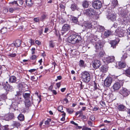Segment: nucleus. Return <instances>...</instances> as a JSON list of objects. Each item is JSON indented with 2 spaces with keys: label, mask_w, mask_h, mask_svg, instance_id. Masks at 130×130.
I'll return each mask as SVG.
<instances>
[{
  "label": "nucleus",
  "mask_w": 130,
  "mask_h": 130,
  "mask_svg": "<svg viewBox=\"0 0 130 130\" xmlns=\"http://www.w3.org/2000/svg\"><path fill=\"white\" fill-rule=\"evenodd\" d=\"M12 4H17V6H18V5L17 2V1H14L12 2L11 3Z\"/></svg>",
  "instance_id": "63"
},
{
  "label": "nucleus",
  "mask_w": 130,
  "mask_h": 130,
  "mask_svg": "<svg viewBox=\"0 0 130 130\" xmlns=\"http://www.w3.org/2000/svg\"><path fill=\"white\" fill-rule=\"evenodd\" d=\"M118 67L119 69L124 68L126 66L125 64L122 62H119L118 63Z\"/></svg>",
  "instance_id": "23"
},
{
  "label": "nucleus",
  "mask_w": 130,
  "mask_h": 130,
  "mask_svg": "<svg viewBox=\"0 0 130 130\" xmlns=\"http://www.w3.org/2000/svg\"><path fill=\"white\" fill-rule=\"evenodd\" d=\"M16 55V54L15 53L10 54L8 55V56L11 57H14Z\"/></svg>",
  "instance_id": "46"
},
{
  "label": "nucleus",
  "mask_w": 130,
  "mask_h": 130,
  "mask_svg": "<svg viewBox=\"0 0 130 130\" xmlns=\"http://www.w3.org/2000/svg\"><path fill=\"white\" fill-rule=\"evenodd\" d=\"M88 124L90 125V126H92V123L90 121H89L88 122Z\"/></svg>",
  "instance_id": "54"
},
{
  "label": "nucleus",
  "mask_w": 130,
  "mask_h": 130,
  "mask_svg": "<svg viewBox=\"0 0 130 130\" xmlns=\"http://www.w3.org/2000/svg\"><path fill=\"white\" fill-rule=\"evenodd\" d=\"M125 107L123 105H120L118 107V110L120 111H123L124 110Z\"/></svg>",
  "instance_id": "29"
},
{
  "label": "nucleus",
  "mask_w": 130,
  "mask_h": 130,
  "mask_svg": "<svg viewBox=\"0 0 130 130\" xmlns=\"http://www.w3.org/2000/svg\"><path fill=\"white\" fill-rule=\"evenodd\" d=\"M19 4L21 5H22L23 4V1L22 0H19Z\"/></svg>",
  "instance_id": "58"
},
{
  "label": "nucleus",
  "mask_w": 130,
  "mask_h": 130,
  "mask_svg": "<svg viewBox=\"0 0 130 130\" xmlns=\"http://www.w3.org/2000/svg\"><path fill=\"white\" fill-rule=\"evenodd\" d=\"M90 3V2H89L86 1H85L83 2V6L84 8H87Z\"/></svg>",
  "instance_id": "25"
},
{
  "label": "nucleus",
  "mask_w": 130,
  "mask_h": 130,
  "mask_svg": "<svg viewBox=\"0 0 130 130\" xmlns=\"http://www.w3.org/2000/svg\"><path fill=\"white\" fill-rule=\"evenodd\" d=\"M50 46L51 47H53L54 46V43L52 41H51L49 42Z\"/></svg>",
  "instance_id": "41"
},
{
  "label": "nucleus",
  "mask_w": 130,
  "mask_h": 130,
  "mask_svg": "<svg viewBox=\"0 0 130 130\" xmlns=\"http://www.w3.org/2000/svg\"><path fill=\"white\" fill-rule=\"evenodd\" d=\"M36 69H30L28 71L30 72H34L36 70Z\"/></svg>",
  "instance_id": "55"
},
{
  "label": "nucleus",
  "mask_w": 130,
  "mask_h": 130,
  "mask_svg": "<svg viewBox=\"0 0 130 130\" xmlns=\"http://www.w3.org/2000/svg\"><path fill=\"white\" fill-rule=\"evenodd\" d=\"M51 121V119H49L45 121V124L46 125H48L49 124L50 122Z\"/></svg>",
  "instance_id": "48"
},
{
  "label": "nucleus",
  "mask_w": 130,
  "mask_h": 130,
  "mask_svg": "<svg viewBox=\"0 0 130 130\" xmlns=\"http://www.w3.org/2000/svg\"><path fill=\"white\" fill-rule=\"evenodd\" d=\"M116 13H110L107 16L108 19H110L111 21H114L116 20Z\"/></svg>",
  "instance_id": "17"
},
{
  "label": "nucleus",
  "mask_w": 130,
  "mask_h": 130,
  "mask_svg": "<svg viewBox=\"0 0 130 130\" xmlns=\"http://www.w3.org/2000/svg\"><path fill=\"white\" fill-rule=\"evenodd\" d=\"M37 57L35 55H33L30 57V59L32 60H35Z\"/></svg>",
  "instance_id": "47"
},
{
  "label": "nucleus",
  "mask_w": 130,
  "mask_h": 130,
  "mask_svg": "<svg viewBox=\"0 0 130 130\" xmlns=\"http://www.w3.org/2000/svg\"><path fill=\"white\" fill-rule=\"evenodd\" d=\"M31 79L32 80H33L35 81L36 80L35 79V77L34 76H31Z\"/></svg>",
  "instance_id": "64"
},
{
  "label": "nucleus",
  "mask_w": 130,
  "mask_h": 130,
  "mask_svg": "<svg viewBox=\"0 0 130 130\" xmlns=\"http://www.w3.org/2000/svg\"><path fill=\"white\" fill-rule=\"evenodd\" d=\"M127 57V54H124L122 56V57H121V60L123 61Z\"/></svg>",
  "instance_id": "37"
},
{
  "label": "nucleus",
  "mask_w": 130,
  "mask_h": 130,
  "mask_svg": "<svg viewBox=\"0 0 130 130\" xmlns=\"http://www.w3.org/2000/svg\"><path fill=\"white\" fill-rule=\"evenodd\" d=\"M26 5L29 6H31L33 4L31 0H26Z\"/></svg>",
  "instance_id": "30"
},
{
  "label": "nucleus",
  "mask_w": 130,
  "mask_h": 130,
  "mask_svg": "<svg viewBox=\"0 0 130 130\" xmlns=\"http://www.w3.org/2000/svg\"><path fill=\"white\" fill-rule=\"evenodd\" d=\"M57 109L59 111H60L61 112H63V111H61V110L63 109V107L61 106H59L57 108Z\"/></svg>",
  "instance_id": "39"
},
{
  "label": "nucleus",
  "mask_w": 130,
  "mask_h": 130,
  "mask_svg": "<svg viewBox=\"0 0 130 130\" xmlns=\"http://www.w3.org/2000/svg\"><path fill=\"white\" fill-rule=\"evenodd\" d=\"M39 20V19L38 18H35L34 19V21L36 22H38Z\"/></svg>",
  "instance_id": "53"
},
{
  "label": "nucleus",
  "mask_w": 130,
  "mask_h": 130,
  "mask_svg": "<svg viewBox=\"0 0 130 130\" xmlns=\"http://www.w3.org/2000/svg\"><path fill=\"white\" fill-rule=\"evenodd\" d=\"M81 75L83 82L88 83L90 81L91 79L90 75L88 72L85 71L82 72Z\"/></svg>",
  "instance_id": "3"
},
{
  "label": "nucleus",
  "mask_w": 130,
  "mask_h": 130,
  "mask_svg": "<svg viewBox=\"0 0 130 130\" xmlns=\"http://www.w3.org/2000/svg\"><path fill=\"white\" fill-rule=\"evenodd\" d=\"M71 8L72 10L74 11L77 9V7L76 4L74 3L73 4H71Z\"/></svg>",
  "instance_id": "27"
},
{
  "label": "nucleus",
  "mask_w": 130,
  "mask_h": 130,
  "mask_svg": "<svg viewBox=\"0 0 130 130\" xmlns=\"http://www.w3.org/2000/svg\"><path fill=\"white\" fill-rule=\"evenodd\" d=\"M99 55L100 56L102 57L103 56L104 54V52L103 51V49L102 50H100V51H99Z\"/></svg>",
  "instance_id": "35"
},
{
  "label": "nucleus",
  "mask_w": 130,
  "mask_h": 130,
  "mask_svg": "<svg viewBox=\"0 0 130 130\" xmlns=\"http://www.w3.org/2000/svg\"><path fill=\"white\" fill-rule=\"evenodd\" d=\"M67 110L68 113L71 114L73 112V110L71 108H67Z\"/></svg>",
  "instance_id": "38"
},
{
  "label": "nucleus",
  "mask_w": 130,
  "mask_h": 130,
  "mask_svg": "<svg viewBox=\"0 0 130 130\" xmlns=\"http://www.w3.org/2000/svg\"><path fill=\"white\" fill-rule=\"evenodd\" d=\"M13 117V113H9L5 115L4 118L5 120L9 121L12 119Z\"/></svg>",
  "instance_id": "18"
},
{
  "label": "nucleus",
  "mask_w": 130,
  "mask_h": 130,
  "mask_svg": "<svg viewBox=\"0 0 130 130\" xmlns=\"http://www.w3.org/2000/svg\"><path fill=\"white\" fill-rule=\"evenodd\" d=\"M8 10L10 12L12 13L15 10V9L12 8H9Z\"/></svg>",
  "instance_id": "45"
},
{
  "label": "nucleus",
  "mask_w": 130,
  "mask_h": 130,
  "mask_svg": "<svg viewBox=\"0 0 130 130\" xmlns=\"http://www.w3.org/2000/svg\"><path fill=\"white\" fill-rule=\"evenodd\" d=\"M123 83L121 81L115 83L113 85V88L115 90H117L119 89L121 85H122Z\"/></svg>",
  "instance_id": "11"
},
{
  "label": "nucleus",
  "mask_w": 130,
  "mask_h": 130,
  "mask_svg": "<svg viewBox=\"0 0 130 130\" xmlns=\"http://www.w3.org/2000/svg\"><path fill=\"white\" fill-rule=\"evenodd\" d=\"M113 34V32L111 31L108 30L105 31L104 35L105 36L107 37L110 35H112Z\"/></svg>",
  "instance_id": "22"
},
{
  "label": "nucleus",
  "mask_w": 130,
  "mask_h": 130,
  "mask_svg": "<svg viewBox=\"0 0 130 130\" xmlns=\"http://www.w3.org/2000/svg\"><path fill=\"white\" fill-rule=\"evenodd\" d=\"M30 42L31 43V45L33 44L34 43V41L32 40L31 39H30Z\"/></svg>",
  "instance_id": "52"
},
{
  "label": "nucleus",
  "mask_w": 130,
  "mask_h": 130,
  "mask_svg": "<svg viewBox=\"0 0 130 130\" xmlns=\"http://www.w3.org/2000/svg\"><path fill=\"white\" fill-rule=\"evenodd\" d=\"M99 109V108L96 107H95L93 108V110L94 111H96Z\"/></svg>",
  "instance_id": "61"
},
{
  "label": "nucleus",
  "mask_w": 130,
  "mask_h": 130,
  "mask_svg": "<svg viewBox=\"0 0 130 130\" xmlns=\"http://www.w3.org/2000/svg\"><path fill=\"white\" fill-rule=\"evenodd\" d=\"M112 5L114 7L115 6L118 4V2L117 0H113L112 1Z\"/></svg>",
  "instance_id": "36"
},
{
  "label": "nucleus",
  "mask_w": 130,
  "mask_h": 130,
  "mask_svg": "<svg viewBox=\"0 0 130 130\" xmlns=\"http://www.w3.org/2000/svg\"><path fill=\"white\" fill-rule=\"evenodd\" d=\"M79 114H82V110H80L79 111H77L76 113V115H77Z\"/></svg>",
  "instance_id": "51"
},
{
  "label": "nucleus",
  "mask_w": 130,
  "mask_h": 130,
  "mask_svg": "<svg viewBox=\"0 0 130 130\" xmlns=\"http://www.w3.org/2000/svg\"><path fill=\"white\" fill-rule=\"evenodd\" d=\"M101 63L100 61L97 60H95L93 63V67L96 69L99 68L101 66Z\"/></svg>",
  "instance_id": "16"
},
{
  "label": "nucleus",
  "mask_w": 130,
  "mask_h": 130,
  "mask_svg": "<svg viewBox=\"0 0 130 130\" xmlns=\"http://www.w3.org/2000/svg\"><path fill=\"white\" fill-rule=\"evenodd\" d=\"M101 70L104 72H106L107 71L108 69L105 67H102Z\"/></svg>",
  "instance_id": "42"
},
{
  "label": "nucleus",
  "mask_w": 130,
  "mask_h": 130,
  "mask_svg": "<svg viewBox=\"0 0 130 130\" xmlns=\"http://www.w3.org/2000/svg\"><path fill=\"white\" fill-rule=\"evenodd\" d=\"M128 91L125 88H122L119 91L120 93L124 97H125L128 95Z\"/></svg>",
  "instance_id": "13"
},
{
  "label": "nucleus",
  "mask_w": 130,
  "mask_h": 130,
  "mask_svg": "<svg viewBox=\"0 0 130 130\" xmlns=\"http://www.w3.org/2000/svg\"><path fill=\"white\" fill-rule=\"evenodd\" d=\"M46 16L44 15H42L40 19L41 21H43L46 18Z\"/></svg>",
  "instance_id": "49"
},
{
  "label": "nucleus",
  "mask_w": 130,
  "mask_h": 130,
  "mask_svg": "<svg viewBox=\"0 0 130 130\" xmlns=\"http://www.w3.org/2000/svg\"><path fill=\"white\" fill-rule=\"evenodd\" d=\"M23 98H24L25 100H29V99H31L30 97V94L27 93H24L23 94Z\"/></svg>",
  "instance_id": "24"
},
{
  "label": "nucleus",
  "mask_w": 130,
  "mask_h": 130,
  "mask_svg": "<svg viewBox=\"0 0 130 130\" xmlns=\"http://www.w3.org/2000/svg\"><path fill=\"white\" fill-rule=\"evenodd\" d=\"M18 119L20 121H22L24 120V117L22 114H20L18 117Z\"/></svg>",
  "instance_id": "28"
},
{
  "label": "nucleus",
  "mask_w": 130,
  "mask_h": 130,
  "mask_svg": "<svg viewBox=\"0 0 130 130\" xmlns=\"http://www.w3.org/2000/svg\"><path fill=\"white\" fill-rule=\"evenodd\" d=\"M125 33V30H123L121 27H119L116 30L115 34L119 37H122L124 36Z\"/></svg>",
  "instance_id": "6"
},
{
  "label": "nucleus",
  "mask_w": 130,
  "mask_h": 130,
  "mask_svg": "<svg viewBox=\"0 0 130 130\" xmlns=\"http://www.w3.org/2000/svg\"><path fill=\"white\" fill-rule=\"evenodd\" d=\"M2 85L3 86L5 89L7 91H12L13 90L12 86L9 85H6L5 83H3Z\"/></svg>",
  "instance_id": "15"
},
{
  "label": "nucleus",
  "mask_w": 130,
  "mask_h": 130,
  "mask_svg": "<svg viewBox=\"0 0 130 130\" xmlns=\"http://www.w3.org/2000/svg\"><path fill=\"white\" fill-rule=\"evenodd\" d=\"M70 29V27L69 25L67 24H64L62 27L61 30V33L62 35L64 34L67 31Z\"/></svg>",
  "instance_id": "14"
},
{
  "label": "nucleus",
  "mask_w": 130,
  "mask_h": 130,
  "mask_svg": "<svg viewBox=\"0 0 130 130\" xmlns=\"http://www.w3.org/2000/svg\"><path fill=\"white\" fill-rule=\"evenodd\" d=\"M9 81V82L12 83H15L17 81V78L14 76H11L10 77Z\"/></svg>",
  "instance_id": "21"
},
{
  "label": "nucleus",
  "mask_w": 130,
  "mask_h": 130,
  "mask_svg": "<svg viewBox=\"0 0 130 130\" xmlns=\"http://www.w3.org/2000/svg\"><path fill=\"white\" fill-rule=\"evenodd\" d=\"M83 13L84 15L92 17L95 15V11L93 9L90 8L84 10Z\"/></svg>",
  "instance_id": "4"
},
{
  "label": "nucleus",
  "mask_w": 130,
  "mask_h": 130,
  "mask_svg": "<svg viewBox=\"0 0 130 130\" xmlns=\"http://www.w3.org/2000/svg\"><path fill=\"white\" fill-rule=\"evenodd\" d=\"M81 37L79 36L73 35L69 36L68 38V40L69 42L74 44L78 43Z\"/></svg>",
  "instance_id": "2"
},
{
  "label": "nucleus",
  "mask_w": 130,
  "mask_h": 130,
  "mask_svg": "<svg viewBox=\"0 0 130 130\" xmlns=\"http://www.w3.org/2000/svg\"><path fill=\"white\" fill-rule=\"evenodd\" d=\"M35 42L38 45H39L41 44V42L38 40H36L35 41Z\"/></svg>",
  "instance_id": "50"
},
{
  "label": "nucleus",
  "mask_w": 130,
  "mask_h": 130,
  "mask_svg": "<svg viewBox=\"0 0 130 130\" xmlns=\"http://www.w3.org/2000/svg\"><path fill=\"white\" fill-rule=\"evenodd\" d=\"M90 119L92 121H93L95 119V118L93 115H91L90 116Z\"/></svg>",
  "instance_id": "44"
},
{
  "label": "nucleus",
  "mask_w": 130,
  "mask_h": 130,
  "mask_svg": "<svg viewBox=\"0 0 130 130\" xmlns=\"http://www.w3.org/2000/svg\"><path fill=\"white\" fill-rule=\"evenodd\" d=\"M60 8L62 10V11H64L65 7V6L62 4H60Z\"/></svg>",
  "instance_id": "43"
},
{
  "label": "nucleus",
  "mask_w": 130,
  "mask_h": 130,
  "mask_svg": "<svg viewBox=\"0 0 130 130\" xmlns=\"http://www.w3.org/2000/svg\"><path fill=\"white\" fill-rule=\"evenodd\" d=\"M83 130H91L90 128L84 127L83 128Z\"/></svg>",
  "instance_id": "56"
},
{
  "label": "nucleus",
  "mask_w": 130,
  "mask_h": 130,
  "mask_svg": "<svg viewBox=\"0 0 130 130\" xmlns=\"http://www.w3.org/2000/svg\"><path fill=\"white\" fill-rule=\"evenodd\" d=\"M93 6L95 9H99L101 7V2L99 0L95 1L93 3Z\"/></svg>",
  "instance_id": "9"
},
{
  "label": "nucleus",
  "mask_w": 130,
  "mask_h": 130,
  "mask_svg": "<svg viewBox=\"0 0 130 130\" xmlns=\"http://www.w3.org/2000/svg\"><path fill=\"white\" fill-rule=\"evenodd\" d=\"M21 41L19 40H17L12 44V45L16 47H19L21 44Z\"/></svg>",
  "instance_id": "20"
},
{
  "label": "nucleus",
  "mask_w": 130,
  "mask_h": 130,
  "mask_svg": "<svg viewBox=\"0 0 130 130\" xmlns=\"http://www.w3.org/2000/svg\"><path fill=\"white\" fill-rule=\"evenodd\" d=\"M119 14L122 17L121 18H119V21L120 20L123 23L125 24L127 22V15L126 13V11L122 7L119 8L118 9Z\"/></svg>",
  "instance_id": "1"
},
{
  "label": "nucleus",
  "mask_w": 130,
  "mask_h": 130,
  "mask_svg": "<svg viewBox=\"0 0 130 130\" xmlns=\"http://www.w3.org/2000/svg\"><path fill=\"white\" fill-rule=\"evenodd\" d=\"M13 126L18 128V127L20 126V124L18 122H13Z\"/></svg>",
  "instance_id": "32"
},
{
  "label": "nucleus",
  "mask_w": 130,
  "mask_h": 130,
  "mask_svg": "<svg viewBox=\"0 0 130 130\" xmlns=\"http://www.w3.org/2000/svg\"><path fill=\"white\" fill-rule=\"evenodd\" d=\"M94 22L92 21L91 22L84 23L81 26L82 28L83 29V30H85L88 28H91L93 27H94L93 24H94Z\"/></svg>",
  "instance_id": "5"
},
{
  "label": "nucleus",
  "mask_w": 130,
  "mask_h": 130,
  "mask_svg": "<svg viewBox=\"0 0 130 130\" xmlns=\"http://www.w3.org/2000/svg\"><path fill=\"white\" fill-rule=\"evenodd\" d=\"M23 92L20 91H17V94L15 95V98L19 101H22L23 100Z\"/></svg>",
  "instance_id": "8"
},
{
  "label": "nucleus",
  "mask_w": 130,
  "mask_h": 130,
  "mask_svg": "<svg viewBox=\"0 0 130 130\" xmlns=\"http://www.w3.org/2000/svg\"><path fill=\"white\" fill-rule=\"evenodd\" d=\"M7 31V28H3L1 30V32L2 34H4L6 33Z\"/></svg>",
  "instance_id": "33"
},
{
  "label": "nucleus",
  "mask_w": 130,
  "mask_h": 130,
  "mask_svg": "<svg viewBox=\"0 0 130 130\" xmlns=\"http://www.w3.org/2000/svg\"><path fill=\"white\" fill-rule=\"evenodd\" d=\"M115 57L113 56H108L104 58L103 61L105 63H108L114 61Z\"/></svg>",
  "instance_id": "10"
},
{
  "label": "nucleus",
  "mask_w": 130,
  "mask_h": 130,
  "mask_svg": "<svg viewBox=\"0 0 130 130\" xmlns=\"http://www.w3.org/2000/svg\"><path fill=\"white\" fill-rule=\"evenodd\" d=\"M112 79L110 77H107L104 82V84L106 87H108L110 86L112 83Z\"/></svg>",
  "instance_id": "12"
},
{
  "label": "nucleus",
  "mask_w": 130,
  "mask_h": 130,
  "mask_svg": "<svg viewBox=\"0 0 130 130\" xmlns=\"http://www.w3.org/2000/svg\"><path fill=\"white\" fill-rule=\"evenodd\" d=\"M125 74L127 75H130V69L127 70L125 71Z\"/></svg>",
  "instance_id": "40"
},
{
  "label": "nucleus",
  "mask_w": 130,
  "mask_h": 130,
  "mask_svg": "<svg viewBox=\"0 0 130 130\" xmlns=\"http://www.w3.org/2000/svg\"><path fill=\"white\" fill-rule=\"evenodd\" d=\"M56 86L58 88H59L60 86V83H56Z\"/></svg>",
  "instance_id": "59"
},
{
  "label": "nucleus",
  "mask_w": 130,
  "mask_h": 130,
  "mask_svg": "<svg viewBox=\"0 0 130 130\" xmlns=\"http://www.w3.org/2000/svg\"><path fill=\"white\" fill-rule=\"evenodd\" d=\"M96 52H99L100 50H102L103 47V43L100 41L99 40L96 43L95 45Z\"/></svg>",
  "instance_id": "7"
},
{
  "label": "nucleus",
  "mask_w": 130,
  "mask_h": 130,
  "mask_svg": "<svg viewBox=\"0 0 130 130\" xmlns=\"http://www.w3.org/2000/svg\"><path fill=\"white\" fill-rule=\"evenodd\" d=\"M79 65L80 67H83L85 66L84 61L83 60H80L79 62Z\"/></svg>",
  "instance_id": "31"
},
{
  "label": "nucleus",
  "mask_w": 130,
  "mask_h": 130,
  "mask_svg": "<svg viewBox=\"0 0 130 130\" xmlns=\"http://www.w3.org/2000/svg\"><path fill=\"white\" fill-rule=\"evenodd\" d=\"M52 92L54 94H56L57 93L56 91L55 90H52Z\"/></svg>",
  "instance_id": "62"
},
{
  "label": "nucleus",
  "mask_w": 130,
  "mask_h": 130,
  "mask_svg": "<svg viewBox=\"0 0 130 130\" xmlns=\"http://www.w3.org/2000/svg\"><path fill=\"white\" fill-rule=\"evenodd\" d=\"M32 99H29V100H25V105L26 107L28 108L31 105L32 102Z\"/></svg>",
  "instance_id": "19"
},
{
  "label": "nucleus",
  "mask_w": 130,
  "mask_h": 130,
  "mask_svg": "<svg viewBox=\"0 0 130 130\" xmlns=\"http://www.w3.org/2000/svg\"><path fill=\"white\" fill-rule=\"evenodd\" d=\"M94 87L95 89H97L98 88L97 87V84L95 82L94 84Z\"/></svg>",
  "instance_id": "57"
},
{
  "label": "nucleus",
  "mask_w": 130,
  "mask_h": 130,
  "mask_svg": "<svg viewBox=\"0 0 130 130\" xmlns=\"http://www.w3.org/2000/svg\"><path fill=\"white\" fill-rule=\"evenodd\" d=\"M117 43V41H116L114 40L111 42V46L113 48H115L116 47V44Z\"/></svg>",
  "instance_id": "26"
},
{
  "label": "nucleus",
  "mask_w": 130,
  "mask_h": 130,
  "mask_svg": "<svg viewBox=\"0 0 130 130\" xmlns=\"http://www.w3.org/2000/svg\"><path fill=\"white\" fill-rule=\"evenodd\" d=\"M71 20L73 21V22L74 23H76L77 21V18L75 17H72L71 18Z\"/></svg>",
  "instance_id": "34"
},
{
  "label": "nucleus",
  "mask_w": 130,
  "mask_h": 130,
  "mask_svg": "<svg viewBox=\"0 0 130 130\" xmlns=\"http://www.w3.org/2000/svg\"><path fill=\"white\" fill-rule=\"evenodd\" d=\"M8 9H6L4 10L3 11L4 13H6L8 12Z\"/></svg>",
  "instance_id": "60"
}]
</instances>
